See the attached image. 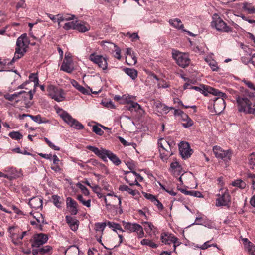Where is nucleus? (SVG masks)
Returning a JSON list of instances; mask_svg holds the SVG:
<instances>
[{
    "instance_id": "dca6fc26",
    "label": "nucleus",
    "mask_w": 255,
    "mask_h": 255,
    "mask_svg": "<svg viewBox=\"0 0 255 255\" xmlns=\"http://www.w3.org/2000/svg\"><path fill=\"white\" fill-rule=\"evenodd\" d=\"M179 149L182 157L185 159L190 157L193 153L189 144L187 142H180L179 144Z\"/></svg>"
},
{
    "instance_id": "5fc2aeb1",
    "label": "nucleus",
    "mask_w": 255,
    "mask_h": 255,
    "mask_svg": "<svg viewBox=\"0 0 255 255\" xmlns=\"http://www.w3.org/2000/svg\"><path fill=\"white\" fill-rule=\"evenodd\" d=\"M77 186L81 190L82 192L85 196H88L89 195V191L88 189L83 185L80 183L77 184Z\"/></svg>"
},
{
    "instance_id": "8fccbe9b",
    "label": "nucleus",
    "mask_w": 255,
    "mask_h": 255,
    "mask_svg": "<svg viewBox=\"0 0 255 255\" xmlns=\"http://www.w3.org/2000/svg\"><path fill=\"white\" fill-rule=\"evenodd\" d=\"M8 135L11 138L16 140H19L23 137V135L19 131L10 132Z\"/></svg>"
},
{
    "instance_id": "ddd939ff",
    "label": "nucleus",
    "mask_w": 255,
    "mask_h": 255,
    "mask_svg": "<svg viewBox=\"0 0 255 255\" xmlns=\"http://www.w3.org/2000/svg\"><path fill=\"white\" fill-rule=\"evenodd\" d=\"M123 225L125 230L129 232H136L139 238H141L143 237V229L141 225L125 221L123 222Z\"/></svg>"
},
{
    "instance_id": "5701e85b",
    "label": "nucleus",
    "mask_w": 255,
    "mask_h": 255,
    "mask_svg": "<svg viewBox=\"0 0 255 255\" xmlns=\"http://www.w3.org/2000/svg\"><path fill=\"white\" fill-rule=\"evenodd\" d=\"M169 24L173 27L178 29L182 30L184 32H187L189 35L193 36V34L190 31H186L184 29V27L181 20L179 18L171 19L168 21Z\"/></svg>"
},
{
    "instance_id": "58836bf2",
    "label": "nucleus",
    "mask_w": 255,
    "mask_h": 255,
    "mask_svg": "<svg viewBox=\"0 0 255 255\" xmlns=\"http://www.w3.org/2000/svg\"><path fill=\"white\" fill-rule=\"evenodd\" d=\"M205 60L209 65L210 66V68L212 69V70L214 71H217L219 69V67L218 66V64L216 61H215L214 60L211 59L210 57H206L205 58Z\"/></svg>"
},
{
    "instance_id": "2eb2a0df",
    "label": "nucleus",
    "mask_w": 255,
    "mask_h": 255,
    "mask_svg": "<svg viewBox=\"0 0 255 255\" xmlns=\"http://www.w3.org/2000/svg\"><path fill=\"white\" fill-rule=\"evenodd\" d=\"M224 95L223 96H217L214 101V108L216 114L221 113L225 108V102L224 98L226 97V94L222 92Z\"/></svg>"
},
{
    "instance_id": "13d9d810",
    "label": "nucleus",
    "mask_w": 255,
    "mask_h": 255,
    "mask_svg": "<svg viewBox=\"0 0 255 255\" xmlns=\"http://www.w3.org/2000/svg\"><path fill=\"white\" fill-rule=\"evenodd\" d=\"M46 14L54 23L57 22L58 25L60 26V21H59L58 14L56 15H54L50 13H46Z\"/></svg>"
},
{
    "instance_id": "3c124183",
    "label": "nucleus",
    "mask_w": 255,
    "mask_h": 255,
    "mask_svg": "<svg viewBox=\"0 0 255 255\" xmlns=\"http://www.w3.org/2000/svg\"><path fill=\"white\" fill-rule=\"evenodd\" d=\"M52 199L53 203L55 206L58 208H61L62 207L60 197L56 195H54L52 196Z\"/></svg>"
},
{
    "instance_id": "1a4fd4ad",
    "label": "nucleus",
    "mask_w": 255,
    "mask_h": 255,
    "mask_svg": "<svg viewBox=\"0 0 255 255\" xmlns=\"http://www.w3.org/2000/svg\"><path fill=\"white\" fill-rule=\"evenodd\" d=\"M213 152L217 158L225 162H228L231 160L232 153L230 150H224L221 147L216 145L213 147Z\"/></svg>"
},
{
    "instance_id": "09e8293b",
    "label": "nucleus",
    "mask_w": 255,
    "mask_h": 255,
    "mask_svg": "<svg viewBox=\"0 0 255 255\" xmlns=\"http://www.w3.org/2000/svg\"><path fill=\"white\" fill-rule=\"evenodd\" d=\"M106 226H107V222L96 223L95 228L96 231L100 232L102 234Z\"/></svg>"
},
{
    "instance_id": "f257e3e1",
    "label": "nucleus",
    "mask_w": 255,
    "mask_h": 255,
    "mask_svg": "<svg viewBox=\"0 0 255 255\" xmlns=\"http://www.w3.org/2000/svg\"><path fill=\"white\" fill-rule=\"evenodd\" d=\"M27 38L26 34L21 35L16 41V47L14 56L11 60L9 59H0V64L4 68L6 65H11L13 62L22 57L26 51Z\"/></svg>"
},
{
    "instance_id": "0eeeda50",
    "label": "nucleus",
    "mask_w": 255,
    "mask_h": 255,
    "mask_svg": "<svg viewBox=\"0 0 255 255\" xmlns=\"http://www.w3.org/2000/svg\"><path fill=\"white\" fill-rule=\"evenodd\" d=\"M172 56L178 65L182 68H185L188 66L190 63V59L187 53L173 50L172 51Z\"/></svg>"
},
{
    "instance_id": "6ab92c4d",
    "label": "nucleus",
    "mask_w": 255,
    "mask_h": 255,
    "mask_svg": "<svg viewBox=\"0 0 255 255\" xmlns=\"http://www.w3.org/2000/svg\"><path fill=\"white\" fill-rule=\"evenodd\" d=\"M48 240V236L44 234L40 233L34 236L32 246L33 247H39L45 243Z\"/></svg>"
},
{
    "instance_id": "39448f33",
    "label": "nucleus",
    "mask_w": 255,
    "mask_h": 255,
    "mask_svg": "<svg viewBox=\"0 0 255 255\" xmlns=\"http://www.w3.org/2000/svg\"><path fill=\"white\" fill-rule=\"evenodd\" d=\"M58 115L69 126L74 128L80 130L84 128L83 125L76 119L73 118L67 112L62 109L58 108L56 111Z\"/></svg>"
},
{
    "instance_id": "20e7f679",
    "label": "nucleus",
    "mask_w": 255,
    "mask_h": 255,
    "mask_svg": "<svg viewBox=\"0 0 255 255\" xmlns=\"http://www.w3.org/2000/svg\"><path fill=\"white\" fill-rule=\"evenodd\" d=\"M160 156L163 161H166L172 155V148L175 145L173 141L167 140L161 138L158 141Z\"/></svg>"
},
{
    "instance_id": "4c0bfd02",
    "label": "nucleus",
    "mask_w": 255,
    "mask_h": 255,
    "mask_svg": "<svg viewBox=\"0 0 255 255\" xmlns=\"http://www.w3.org/2000/svg\"><path fill=\"white\" fill-rule=\"evenodd\" d=\"M128 105L127 108L130 111H137L138 109H141V106L138 104L137 102H132L130 100H128L126 97Z\"/></svg>"
},
{
    "instance_id": "4468645a",
    "label": "nucleus",
    "mask_w": 255,
    "mask_h": 255,
    "mask_svg": "<svg viewBox=\"0 0 255 255\" xmlns=\"http://www.w3.org/2000/svg\"><path fill=\"white\" fill-rule=\"evenodd\" d=\"M125 177L124 179L127 183H129L130 185H138L137 179L140 177L141 179L142 178L135 171H123Z\"/></svg>"
},
{
    "instance_id": "49530a36",
    "label": "nucleus",
    "mask_w": 255,
    "mask_h": 255,
    "mask_svg": "<svg viewBox=\"0 0 255 255\" xmlns=\"http://www.w3.org/2000/svg\"><path fill=\"white\" fill-rule=\"evenodd\" d=\"M20 93H19V92L14 93V94H6L4 95V97L6 99L9 100L10 101H12L15 100H16V101H18L19 100H20Z\"/></svg>"
},
{
    "instance_id": "7c9ffc66",
    "label": "nucleus",
    "mask_w": 255,
    "mask_h": 255,
    "mask_svg": "<svg viewBox=\"0 0 255 255\" xmlns=\"http://www.w3.org/2000/svg\"><path fill=\"white\" fill-rule=\"evenodd\" d=\"M242 241L243 242L245 248L249 254H251L253 253H255V246L247 238H242Z\"/></svg>"
},
{
    "instance_id": "37998d69",
    "label": "nucleus",
    "mask_w": 255,
    "mask_h": 255,
    "mask_svg": "<svg viewBox=\"0 0 255 255\" xmlns=\"http://www.w3.org/2000/svg\"><path fill=\"white\" fill-rule=\"evenodd\" d=\"M79 250L76 246L70 247L65 252V255H79Z\"/></svg>"
},
{
    "instance_id": "72a5a7b5",
    "label": "nucleus",
    "mask_w": 255,
    "mask_h": 255,
    "mask_svg": "<svg viewBox=\"0 0 255 255\" xmlns=\"http://www.w3.org/2000/svg\"><path fill=\"white\" fill-rule=\"evenodd\" d=\"M59 17V21L60 23L63 21H68L75 20L76 17L74 15L68 14V13H60L58 14Z\"/></svg>"
},
{
    "instance_id": "052dcab7",
    "label": "nucleus",
    "mask_w": 255,
    "mask_h": 255,
    "mask_svg": "<svg viewBox=\"0 0 255 255\" xmlns=\"http://www.w3.org/2000/svg\"><path fill=\"white\" fill-rule=\"evenodd\" d=\"M51 249V248L49 246H45L39 249V252L41 254H45L48 253L50 251Z\"/></svg>"
},
{
    "instance_id": "f8f14e48",
    "label": "nucleus",
    "mask_w": 255,
    "mask_h": 255,
    "mask_svg": "<svg viewBox=\"0 0 255 255\" xmlns=\"http://www.w3.org/2000/svg\"><path fill=\"white\" fill-rule=\"evenodd\" d=\"M48 92L49 96L58 102L63 101L65 99L64 93L61 89L50 85L48 87Z\"/></svg>"
},
{
    "instance_id": "e2e57ef3",
    "label": "nucleus",
    "mask_w": 255,
    "mask_h": 255,
    "mask_svg": "<svg viewBox=\"0 0 255 255\" xmlns=\"http://www.w3.org/2000/svg\"><path fill=\"white\" fill-rule=\"evenodd\" d=\"M126 36L131 38L133 41L139 38L138 35L136 33H130L128 32L127 33Z\"/></svg>"
},
{
    "instance_id": "603ef678",
    "label": "nucleus",
    "mask_w": 255,
    "mask_h": 255,
    "mask_svg": "<svg viewBox=\"0 0 255 255\" xmlns=\"http://www.w3.org/2000/svg\"><path fill=\"white\" fill-rule=\"evenodd\" d=\"M77 90L81 93L85 95H90V92H91V89L89 87L85 88L81 85H80Z\"/></svg>"
},
{
    "instance_id": "bb28decb",
    "label": "nucleus",
    "mask_w": 255,
    "mask_h": 255,
    "mask_svg": "<svg viewBox=\"0 0 255 255\" xmlns=\"http://www.w3.org/2000/svg\"><path fill=\"white\" fill-rule=\"evenodd\" d=\"M65 220L72 231H76L78 229L79 225L78 220L69 215L66 216Z\"/></svg>"
},
{
    "instance_id": "7ed1b4c3",
    "label": "nucleus",
    "mask_w": 255,
    "mask_h": 255,
    "mask_svg": "<svg viewBox=\"0 0 255 255\" xmlns=\"http://www.w3.org/2000/svg\"><path fill=\"white\" fill-rule=\"evenodd\" d=\"M87 149L94 153L98 157L101 158L104 161H107V158L115 165H119L121 163L120 159L110 150L103 148L100 149L91 145H88Z\"/></svg>"
},
{
    "instance_id": "9b49d317",
    "label": "nucleus",
    "mask_w": 255,
    "mask_h": 255,
    "mask_svg": "<svg viewBox=\"0 0 255 255\" xmlns=\"http://www.w3.org/2000/svg\"><path fill=\"white\" fill-rule=\"evenodd\" d=\"M191 89H194L199 91L205 96H207L208 94H213L214 96H222L224 94L217 89H214L209 86L200 85V86H191Z\"/></svg>"
},
{
    "instance_id": "774afa93",
    "label": "nucleus",
    "mask_w": 255,
    "mask_h": 255,
    "mask_svg": "<svg viewBox=\"0 0 255 255\" xmlns=\"http://www.w3.org/2000/svg\"><path fill=\"white\" fill-rule=\"evenodd\" d=\"M190 196H193L199 198L203 197V196L202 195V193L200 192L193 190H191Z\"/></svg>"
},
{
    "instance_id": "bf43d9fd",
    "label": "nucleus",
    "mask_w": 255,
    "mask_h": 255,
    "mask_svg": "<svg viewBox=\"0 0 255 255\" xmlns=\"http://www.w3.org/2000/svg\"><path fill=\"white\" fill-rule=\"evenodd\" d=\"M30 118L35 122H36L39 124H42V122L41 121V117L40 115L36 116L31 115Z\"/></svg>"
},
{
    "instance_id": "c85d7f7f",
    "label": "nucleus",
    "mask_w": 255,
    "mask_h": 255,
    "mask_svg": "<svg viewBox=\"0 0 255 255\" xmlns=\"http://www.w3.org/2000/svg\"><path fill=\"white\" fill-rule=\"evenodd\" d=\"M144 197L153 203L155 205L157 206L159 209H163V206L162 204L156 198L155 196L153 195L152 194L144 192Z\"/></svg>"
},
{
    "instance_id": "4be33fe9",
    "label": "nucleus",
    "mask_w": 255,
    "mask_h": 255,
    "mask_svg": "<svg viewBox=\"0 0 255 255\" xmlns=\"http://www.w3.org/2000/svg\"><path fill=\"white\" fill-rule=\"evenodd\" d=\"M153 106L155 107L156 110L161 114H166L171 110L174 109L173 107H168L165 104L162 103L159 101H153Z\"/></svg>"
},
{
    "instance_id": "4d7b16f0",
    "label": "nucleus",
    "mask_w": 255,
    "mask_h": 255,
    "mask_svg": "<svg viewBox=\"0 0 255 255\" xmlns=\"http://www.w3.org/2000/svg\"><path fill=\"white\" fill-rule=\"evenodd\" d=\"M144 245L148 246L152 248H156L158 247V245L153 242V239L149 240L144 239Z\"/></svg>"
},
{
    "instance_id": "79ce46f5",
    "label": "nucleus",
    "mask_w": 255,
    "mask_h": 255,
    "mask_svg": "<svg viewBox=\"0 0 255 255\" xmlns=\"http://www.w3.org/2000/svg\"><path fill=\"white\" fill-rule=\"evenodd\" d=\"M107 226L111 229H112L113 231L115 232H117V231H119L120 232H123L124 231L122 229L120 224L118 223H114L113 222L108 221L107 222Z\"/></svg>"
},
{
    "instance_id": "6e6552de",
    "label": "nucleus",
    "mask_w": 255,
    "mask_h": 255,
    "mask_svg": "<svg viewBox=\"0 0 255 255\" xmlns=\"http://www.w3.org/2000/svg\"><path fill=\"white\" fill-rule=\"evenodd\" d=\"M217 196L216 206L217 207L227 206L230 202L231 197L227 188H220Z\"/></svg>"
},
{
    "instance_id": "2f4dec72",
    "label": "nucleus",
    "mask_w": 255,
    "mask_h": 255,
    "mask_svg": "<svg viewBox=\"0 0 255 255\" xmlns=\"http://www.w3.org/2000/svg\"><path fill=\"white\" fill-rule=\"evenodd\" d=\"M182 167L177 162L171 163L170 165V171L174 175H179L181 173Z\"/></svg>"
},
{
    "instance_id": "f03ea898",
    "label": "nucleus",
    "mask_w": 255,
    "mask_h": 255,
    "mask_svg": "<svg viewBox=\"0 0 255 255\" xmlns=\"http://www.w3.org/2000/svg\"><path fill=\"white\" fill-rule=\"evenodd\" d=\"M235 98L237 107L239 112L246 114H255V105L248 96L236 95Z\"/></svg>"
},
{
    "instance_id": "338daca9",
    "label": "nucleus",
    "mask_w": 255,
    "mask_h": 255,
    "mask_svg": "<svg viewBox=\"0 0 255 255\" xmlns=\"http://www.w3.org/2000/svg\"><path fill=\"white\" fill-rule=\"evenodd\" d=\"M210 242V241H208L206 242H205L202 245L199 246H197L196 247L200 248L202 250H205L207 249L208 247H210L212 246L211 245L209 244V243Z\"/></svg>"
},
{
    "instance_id": "a19ab883",
    "label": "nucleus",
    "mask_w": 255,
    "mask_h": 255,
    "mask_svg": "<svg viewBox=\"0 0 255 255\" xmlns=\"http://www.w3.org/2000/svg\"><path fill=\"white\" fill-rule=\"evenodd\" d=\"M124 71L132 79H134L137 76V72L134 69L126 68L124 69Z\"/></svg>"
},
{
    "instance_id": "9d476101",
    "label": "nucleus",
    "mask_w": 255,
    "mask_h": 255,
    "mask_svg": "<svg viewBox=\"0 0 255 255\" xmlns=\"http://www.w3.org/2000/svg\"><path fill=\"white\" fill-rule=\"evenodd\" d=\"M89 59L102 70H105L107 69L108 62L106 57L93 53L89 55Z\"/></svg>"
},
{
    "instance_id": "680f3d73",
    "label": "nucleus",
    "mask_w": 255,
    "mask_h": 255,
    "mask_svg": "<svg viewBox=\"0 0 255 255\" xmlns=\"http://www.w3.org/2000/svg\"><path fill=\"white\" fill-rule=\"evenodd\" d=\"M242 81L248 88H249L251 89L255 90V86L251 81L246 79H244Z\"/></svg>"
},
{
    "instance_id": "c03bdc74",
    "label": "nucleus",
    "mask_w": 255,
    "mask_h": 255,
    "mask_svg": "<svg viewBox=\"0 0 255 255\" xmlns=\"http://www.w3.org/2000/svg\"><path fill=\"white\" fill-rule=\"evenodd\" d=\"M77 22V21L74 20L71 22H66L63 26V28L65 30H69L70 29L75 30Z\"/></svg>"
},
{
    "instance_id": "cd10ccee",
    "label": "nucleus",
    "mask_w": 255,
    "mask_h": 255,
    "mask_svg": "<svg viewBox=\"0 0 255 255\" xmlns=\"http://www.w3.org/2000/svg\"><path fill=\"white\" fill-rule=\"evenodd\" d=\"M101 45L103 47L105 50H107L108 48L107 45H110V46L113 45L114 47H115L114 57L118 59H121V50L119 47H117L116 45L112 43L104 41H101Z\"/></svg>"
},
{
    "instance_id": "864d4df0",
    "label": "nucleus",
    "mask_w": 255,
    "mask_h": 255,
    "mask_svg": "<svg viewBox=\"0 0 255 255\" xmlns=\"http://www.w3.org/2000/svg\"><path fill=\"white\" fill-rule=\"evenodd\" d=\"M101 127L98 125H94L92 127V130L96 134L98 135H102L104 133V131L101 129Z\"/></svg>"
},
{
    "instance_id": "c9c22d12",
    "label": "nucleus",
    "mask_w": 255,
    "mask_h": 255,
    "mask_svg": "<svg viewBox=\"0 0 255 255\" xmlns=\"http://www.w3.org/2000/svg\"><path fill=\"white\" fill-rule=\"evenodd\" d=\"M90 29V26L84 22H77L75 30L80 32H85Z\"/></svg>"
},
{
    "instance_id": "aec40b11",
    "label": "nucleus",
    "mask_w": 255,
    "mask_h": 255,
    "mask_svg": "<svg viewBox=\"0 0 255 255\" xmlns=\"http://www.w3.org/2000/svg\"><path fill=\"white\" fill-rule=\"evenodd\" d=\"M144 230L146 231V236L150 237L152 239H154L157 233V228L149 222L144 221Z\"/></svg>"
},
{
    "instance_id": "b1692460",
    "label": "nucleus",
    "mask_w": 255,
    "mask_h": 255,
    "mask_svg": "<svg viewBox=\"0 0 255 255\" xmlns=\"http://www.w3.org/2000/svg\"><path fill=\"white\" fill-rule=\"evenodd\" d=\"M28 204L32 208L41 209L42 207V198L40 196L33 197L29 199Z\"/></svg>"
},
{
    "instance_id": "6e6d98bb",
    "label": "nucleus",
    "mask_w": 255,
    "mask_h": 255,
    "mask_svg": "<svg viewBox=\"0 0 255 255\" xmlns=\"http://www.w3.org/2000/svg\"><path fill=\"white\" fill-rule=\"evenodd\" d=\"M29 79L30 81L33 82L34 83V86H37L38 84V78L37 74L32 73L29 76Z\"/></svg>"
},
{
    "instance_id": "f3484780",
    "label": "nucleus",
    "mask_w": 255,
    "mask_h": 255,
    "mask_svg": "<svg viewBox=\"0 0 255 255\" xmlns=\"http://www.w3.org/2000/svg\"><path fill=\"white\" fill-rule=\"evenodd\" d=\"M3 171L8 177H6L8 180L16 179L22 175L21 170H17L13 167H6L3 169Z\"/></svg>"
},
{
    "instance_id": "473e14b6",
    "label": "nucleus",
    "mask_w": 255,
    "mask_h": 255,
    "mask_svg": "<svg viewBox=\"0 0 255 255\" xmlns=\"http://www.w3.org/2000/svg\"><path fill=\"white\" fill-rule=\"evenodd\" d=\"M34 92L35 90H29L28 92L21 91L19 92V93H20L19 94V98H23L25 101L31 100L33 98Z\"/></svg>"
},
{
    "instance_id": "a18cd8bd",
    "label": "nucleus",
    "mask_w": 255,
    "mask_h": 255,
    "mask_svg": "<svg viewBox=\"0 0 255 255\" xmlns=\"http://www.w3.org/2000/svg\"><path fill=\"white\" fill-rule=\"evenodd\" d=\"M119 189L121 191H127L131 195L134 196L137 193V191L133 190L126 185H122L120 186Z\"/></svg>"
},
{
    "instance_id": "de8ad7c7",
    "label": "nucleus",
    "mask_w": 255,
    "mask_h": 255,
    "mask_svg": "<svg viewBox=\"0 0 255 255\" xmlns=\"http://www.w3.org/2000/svg\"><path fill=\"white\" fill-rule=\"evenodd\" d=\"M76 199L82 204L83 205L90 207L91 206V199L85 200L84 199L82 195H77Z\"/></svg>"
},
{
    "instance_id": "412c9836",
    "label": "nucleus",
    "mask_w": 255,
    "mask_h": 255,
    "mask_svg": "<svg viewBox=\"0 0 255 255\" xmlns=\"http://www.w3.org/2000/svg\"><path fill=\"white\" fill-rule=\"evenodd\" d=\"M66 207L71 215H75L77 214L78 211V204L70 197L66 198Z\"/></svg>"
},
{
    "instance_id": "69168bd1",
    "label": "nucleus",
    "mask_w": 255,
    "mask_h": 255,
    "mask_svg": "<svg viewBox=\"0 0 255 255\" xmlns=\"http://www.w3.org/2000/svg\"><path fill=\"white\" fill-rule=\"evenodd\" d=\"M26 7V4L23 0H20L16 4V7L17 9L20 8H24Z\"/></svg>"
},
{
    "instance_id": "a211bd4d",
    "label": "nucleus",
    "mask_w": 255,
    "mask_h": 255,
    "mask_svg": "<svg viewBox=\"0 0 255 255\" xmlns=\"http://www.w3.org/2000/svg\"><path fill=\"white\" fill-rule=\"evenodd\" d=\"M174 115L175 116H181L182 121L184 122L182 123V125L184 127L186 128H189L193 125V121L182 111L179 109H175L174 110Z\"/></svg>"
},
{
    "instance_id": "393cba45",
    "label": "nucleus",
    "mask_w": 255,
    "mask_h": 255,
    "mask_svg": "<svg viewBox=\"0 0 255 255\" xmlns=\"http://www.w3.org/2000/svg\"><path fill=\"white\" fill-rule=\"evenodd\" d=\"M145 76L146 77L145 80L146 85L153 86L159 80L155 75L149 71H145L144 77Z\"/></svg>"
},
{
    "instance_id": "e433bc0d",
    "label": "nucleus",
    "mask_w": 255,
    "mask_h": 255,
    "mask_svg": "<svg viewBox=\"0 0 255 255\" xmlns=\"http://www.w3.org/2000/svg\"><path fill=\"white\" fill-rule=\"evenodd\" d=\"M27 234L26 231L22 232L21 234L12 233L11 237L12 239V242L14 244H18L24 236Z\"/></svg>"
},
{
    "instance_id": "c756f323",
    "label": "nucleus",
    "mask_w": 255,
    "mask_h": 255,
    "mask_svg": "<svg viewBox=\"0 0 255 255\" xmlns=\"http://www.w3.org/2000/svg\"><path fill=\"white\" fill-rule=\"evenodd\" d=\"M60 69L67 73H71L73 70L72 60H64Z\"/></svg>"
},
{
    "instance_id": "f704fd0d",
    "label": "nucleus",
    "mask_w": 255,
    "mask_h": 255,
    "mask_svg": "<svg viewBox=\"0 0 255 255\" xmlns=\"http://www.w3.org/2000/svg\"><path fill=\"white\" fill-rule=\"evenodd\" d=\"M243 9L248 14L255 13V7L251 3L245 2L242 4Z\"/></svg>"
},
{
    "instance_id": "423d86ee",
    "label": "nucleus",
    "mask_w": 255,
    "mask_h": 255,
    "mask_svg": "<svg viewBox=\"0 0 255 255\" xmlns=\"http://www.w3.org/2000/svg\"><path fill=\"white\" fill-rule=\"evenodd\" d=\"M211 27L217 31L221 32H230L232 28L228 26L227 23L217 14H214L212 16Z\"/></svg>"
},
{
    "instance_id": "0e129e2a",
    "label": "nucleus",
    "mask_w": 255,
    "mask_h": 255,
    "mask_svg": "<svg viewBox=\"0 0 255 255\" xmlns=\"http://www.w3.org/2000/svg\"><path fill=\"white\" fill-rule=\"evenodd\" d=\"M52 160L53 165H60L61 163L59 158L55 154L52 156Z\"/></svg>"
},
{
    "instance_id": "a878e982",
    "label": "nucleus",
    "mask_w": 255,
    "mask_h": 255,
    "mask_svg": "<svg viewBox=\"0 0 255 255\" xmlns=\"http://www.w3.org/2000/svg\"><path fill=\"white\" fill-rule=\"evenodd\" d=\"M175 236L171 233H162L160 235L161 242L165 245H170L175 239Z\"/></svg>"
},
{
    "instance_id": "ea45409f",
    "label": "nucleus",
    "mask_w": 255,
    "mask_h": 255,
    "mask_svg": "<svg viewBox=\"0 0 255 255\" xmlns=\"http://www.w3.org/2000/svg\"><path fill=\"white\" fill-rule=\"evenodd\" d=\"M231 185L241 189H244L246 188L247 184L245 181L241 179H237L233 181Z\"/></svg>"
}]
</instances>
